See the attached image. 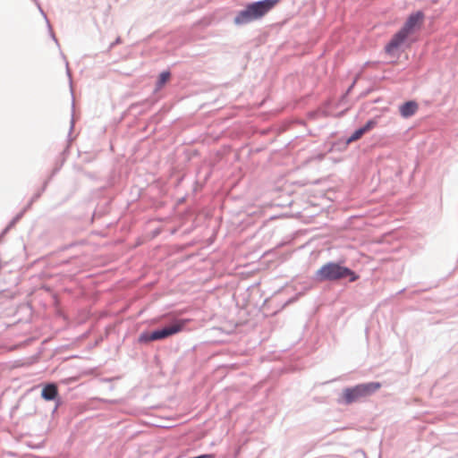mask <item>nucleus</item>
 Returning <instances> with one entry per match:
<instances>
[{
  "label": "nucleus",
  "mask_w": 458,
  "mask_h": 458,
  "mask_svg": "<svg viewBox=\"0 0 458 458\" xmlns=\"http://www.w3.org/2000/svg\"><path fill=\"white\" fill-rule=\"evenodd\" d=\"M377 124V122L374 121V120H369L366 123V124L356 130L352 135L348 139L347 142L350 143V142H352V141H355V140H358L359 139H360L364 133L368 132L369 131H370L371 129H373Z\"/></svg>",
  "instance_id": "7"
},
{
  "label": "nucleus",
  "mask_w": 458,
  "mask_h": 458,
  "mask_svg": "<svg viewBox=\"0 0 458 458\" xmlns=\"http://www.w3.org/2000/svg\"><path fill=\"white\" fill-rule=\"evenodd\" d=\"M408 36L401 30L396 31L389 42L385 46V52L390 57H396L400 55L402 47L405 44Z\"/></svg>",
  "instance_id": "5"
},
{
  "label": "nucleus",
  "mask_w": 458,
  "mask_h": 458,
  "mask_svg": "<svg viewBox=\"0 0 458 458\" xmlns=\"http://www.w3.org/2000/svg\"><path fill=\"white\" fill-rule=\"evenodd\" d=\"M280 0H262L249 4L244 10L238 13L234 18L237 25L246 24L259 20L271 11Z\"/></svg>",
  "instance_id": "1"
},
{
  "label": "nucleus",
  "mask_w": 458,
  "mask_h": 458,
  "mask_svg": "<svg viewBox=\"0 0 458 458\" xmlns=\"http://www.w3.org/2000/svg\"><path fill=\"white\" fill-rule=\"evenodd\" d=\"M57 394L58 389L55 384L47 385L41 392V396L47 401H52L55 399Z\"/></svg>",
  "instance_id": "9"
},
{
  "label": "nucleus",
  "mask_w": 458,
  "mask_h": 458,
  "mask_svg": "<svg viewBox=\"0 0 458 458\" xmlns=\"http://www.w3.org/2000/svg\"><path fill=\"white\" fill-rule=\"evenodd\" d=\"M190 319H177L173 324L150 333H143L140 335V341L148 343L151 341L161 340L169 337L173 335L182 332Z\"/></svg>",
  "instance_id": "3"
},
{
  "label": "nucleus",
  "mask_w": 458,
  "mask_h": 458,
  "mask_svg": "<svg viewBox=\"0 0 458 458\" xmlns=\"http://www.w3.org/2000/svg\"><path fill=\"white\" fill-rule=\"evenodd\" d=\"M349 276L351 282H353L358 278L354 272L348 267H342L333 262L325 264L316 272L317 279L321 282L335 281Z\"/></svg>",
  "instance_id": "2"
},
{
  "label": "nucleus",
  "mask_w": 458,
  "mask_h": 458,
  "mask_svg": "<svg viewBox=\"0 0 458 458\" xmlns=\"http://www.w3.org/2000/svg\"><path fill=\"white\" fill-rule=\"evenodd\" d=\"M418 104L415 101H408L400 106L402 116L407 118L413 115L418 110Z\"/></svg>",
  "instance_id": "8"
},
{
  "label": "nucleus",
  "mask_w": 458,
  "mask_h": 458,
  "mask_svg": "<svg viewBox=\"0 0 458 458\" xmlns=\"http://www.w3.org/2000/svg\"><path fill=\"white\" fill-rule=\"evenodd\" d=\"M171 73L168 71L163 72L159 74L156 84V89H161L170 80Z\"/></svg>",
  "instance_id": "10"
},
{
  "label": "nucleus",
  "mask_w": 458,
  "mask_h": 458,
  "mask_svg": "<svg viewBox=\"0 0 458 458\" xmlns=\"http://www.w3.org/2000/svg\"><path fill=\"white\" fill-rule=\"evenodd\" d=\"M381 387L377 382L360 384L353 387L345 388L343 391V399L345 403L350 404L361 398L369 396Z\"/></svg>",
  "instance_id": "4"
},
{
  "label": "nucleus",
  "mask_w": 458,
  "mask_h": 458,
  "mask_svg": "<svg viewBox=\"0 0 458 458\" xmlns=\"http://www.w3.org/2000/svg\"><path fill=\"white\" fill-rule=\"evenodd\" d=\"M424 20V13L420 11L409 15L403 26L399 30L408 37L420 29Z\"/></svg>",
  "instance_id": "6"
}]
</instances>
